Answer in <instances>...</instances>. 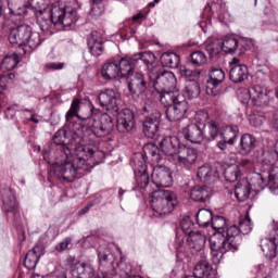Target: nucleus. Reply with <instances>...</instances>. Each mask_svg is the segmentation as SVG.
Returning <instances> with one entry per match:
<instances>
[{"label":"nucleus","mask_w":278,"mask_h":278,"mask_svg":"<svg viewBox=\"0 0 278 278\" xmlns=\"http://www.w3.org/2000/svg\"><path fill=\"white\" fill-rule=\"evenodd\" d=\"M67 140L66 131L58 130L48 149L43 150V160L51 166V177L71 184L92 170L96 152L88 146H77L72 153L66 147Z\"/></svg>","instance_id":"obj_1"},{"label":"nucleus","mask_w":278,"mask_h":278,"mask_svg":"<svg viewBox=\"0 0 278 278\" xmlns=\"http://www.w3.org/2000/svg\"><path fill=\"white\" fill-rule=\"evenodd\" d=\"M80 105L81 102L77 99L73 100L71 109L65 115L66 123H71L75 116L81 121L74 125L76 136L83 140H86L90 134L97 138H105V136H110L112 127H114L112 124V117L108 115L104 116L103 119L106 121V123L103 124L100 118L99 110L94 109V106L89 110L90 116H81L79 115Z\"/></svg>","instance_id":"obj_2"},{"label":"nucleus","mask_w":278,"mask_h":278,"mask_svg":"<svg viewBox=\"0 0 278 278\" xmlns=\"http://www.w3.org/2000/svg\"><path fill=\"white\" fill-rule=\"evenodd\" d=\"M39 28L46 36H53V27H71L77 23V10L66 4H53L47 13L38 15Z\"/></svg>","instance_id":"obj_3"},{"label":"nucleus","mask_w":278,"mask_h":278,"mask_svg":"<svg viewBox=\"0 0 278 278\" xmlns=\"http://www.w3.org/2000/svg\"><path fill=\"white\" fill-rule=\"evenodd\" d=\"M9 42L23 50L24 55L40 47V35L31 31V26L22 24L10 29Z\"/></svg>","instance_id":"obj_4"},{"label":"nucleus","mask_w":278,"mask_h":278,"mask_svg":"<svg viewBox=\"0 0 278 278\" xmlns=\"http://www.w3.org/2000/svg\"><path fill=\"white\" fill-rule=\"evenodd\" d=\"M179 204L177 194L168 189H159L151 195L150 205L159 216L170 214Z\"/></svg>","instance_id":"obj_5"},{"label":"nucleus","mask_w":278,"mask_h":278,"mask_svg":"<svg viewBox=\"0 0 278 278\" xmlns=\"http://www.w3.org/2000/svg\"><path fill=\"white\" fill-rule=\"evenodd\" d=\"M148 77L150 94H155V92H160L161 90H174L175 86H177L175 74L163 70L162 66L157 67L156 71Z\"/></svg>","instance_id":"obj_6"},{"label":"nucleus","mask_w":278,"mask_h":278,"mask_svg":"<svg viewBox=\"0 0 278 278\" xmlns=\"http://www.w3.org/2000/svg\"><path fill=\"white\" fill-rule=\"evenodd\" d=\"M143 112L146 113L142 121V131L146 138L154 139L157 138V131H160V123H162V113L157 109L151 106H144Z\"/></svg>","instance_id":"obj_7"},{"label":"nucleus","mask_w":278,"mask_h":278,"mask_svg":"<svg viewBox=\"0 0 278 278\" xmlns=\"http://www.w3.org/2000/svg\"><path fill=\"white\" fill-rule=\"evenodd\" d=\"M257 188V190H264L268 186L273 194H278V168H271L269 172L262 174H253L250 187Z\"/></svg>","instance_id":"obj_8"},{"label":"nucleus","mask_w":278,"mask_h":278,"mask_svg":"<svg viewBox=\"0 0 278 278\" xmlns=\"http://www.w3.org/2000/svg\"><path fill=\"white\" fill-rule=\"evenodd\" d=\"M102 77L104 79H116V77H127L131 73V65L127 56L119 60L118 63L110 62L102 66Z\"/></svg>","instance_id":"obj_9"},{"label":"nucleus","mask_w":278,"mask_h":278,"mask_svg":"<svg viewBox=\"0 0 278 278\" xmlns=\"http://www.w3.org/2000/svg\"><path fill=\"white\" fill-rule=\"evenodd\" d=\"M128 90L132 97V99H139L144 94V92H151V88L149 87V83L144 78V75L138 72H134L131 70L128 75H126Z\"/></svg>","instance_id":"obj_10"},{"label":"nucleus","mask_w":278,"mask_h":278,"mask_svg":"<svg viewBox=\"0 0 278 278\" xmlns=\"http://www.w3.org/2000/svg\"><path fill=\"white\" fill-rule=\"evenodd\" d=\"M211 247V255L213 264H220V260H223V255L228 251H232L231 247L227 242L225 235L217 232L213 235L210 239Z\"/></svg>","instance_id":"obj_11"},{"label":"nucleus","mask_w":278,"mask_h":278,"mask_svg":"<svg viewBox=\"0 0 278 278\" xmlns=\"http://www.w3.org/2000/svg\"><path fill=\"white\" fill-rule=\"evenodd\" d=\"M127 60L131 71H134V68L140 64V62H143L147 68L148 77L160 68V65H157L155 62V54H153V52H139L132 56H127Z\"/></svg>","instance_id":"obj_12"},{"label":"nucleus","mask_w":278,"mask_h":278,"mask_svg":"<svg viewBox=\"0 0 278 278\" xmlns=\"http://www.w3.org/2000/svg\"><path fill=\"white\" fill-rule=\"evenodd\" d=\"M208 77L205 92L208 97H218L223 92L220 85L225 81V72L219 67H212Z\"/></svg>","instance_id":"obj_13"},{"label":"nucleus","mask_w":278,"mask_h":278,"mask_svg":"<svg viewBox=\"0 0 278 278\" xmlns=\"http://www.w3.org/2000/svg\"><path fill=\"white\" fill-rule=\"evenodd\" d=\"M131 162L135 166V173H138L136 176V184L138 188L144 190V188L149 186V174L147 173V160L144 159V154H135Z\"/></svg>","instance_id":"obj_14"},{"label":"nucleus","mask_w":278,"mask_h":278,"mask_svg":"<svg viewBox=\"0 0 278 278\" xmlns=\"http://www.w3.org/2000/svg\"><path fill=\"white\" fill-rule=\"evenodd\" d=\"M244 100L243 103H249V101H252L254 105H266L268 103V91H266V88L262 87V85H256L251 87L250 89L243 90Z\"/></svg>","instance_id":"obj_15"},{"label":"nucleus","mask_w":278,"mask_h":278,"mask_svg":"<svg viewBox=\"0 0 278 278\" xmlns=\"http://www.w3.org/2000/svg\"><path fill=\"white\" fill-rule=\"evenodd\" d=\"M99 103L103 110L118 112L121 104V93L114 89H105L99 93Z\"/></svg>","instance_id":"obj_16"},{"label":"nucleus","mask_w":278,"mask_h":278,"mask_svg":"<svg viewBox=\"0 0 278 278\" xmlns=\"http://www.w3.org/2000/svg\"><path fill=\"white\" fill-rule=\"evenodd\" d=\"M182 134L186 140L192 144H201L205 138L201 115H198L197 124H189L187 127L182 128Z\"/></svg>","instance_id":"obj_17"},{"label":"nucleus","mask_w":278,"mask_h":278,"mask_svg":"<svg viewBox=\"0 0 278 278\" xmlns=\"http://www.w3.org/2000/svg\"><path fill=\"white\" fill-rule=\"evenodd\" d=\"M152 184L156 188H170L173 186V173L166 166H156L152 170Z\"/></svg>","instance_id":"obj_18"},{"label":"nucleus","mask_w":278,"mask_h":278,"mask_svg":"<svg viewBox=\"0 0 278 278\" xmlns=\"http://www.w3.org/2000/svg\"><path fill=\"white\" fill-rule=\"evenodd\" d=\"M117 131L119 134H129L134 131L136 127V116L134 115V111L129 109H124L117 115Z\"/></svg>","instance_id":"obj_19"},{"label":"nucleus","mask_w":278,"mask_h":278,"mask_svg":"<svg viewBox=\"0 0 278 278\" xmlns=\"http://www.w3.org/2000/svg\"><path fill=\"white\" fill-rule=\"evenodd\" d=\"M188 110L189 105L186 101V98L184 97L180 98L178 102L166 109L165 116L170 123H177V121H181V118L186 116Z\"/></svg>","instance_id":"obj_20"},{"label":"nucleus","mask_w":278,"mask_h":278,"mask_svg":"<svg viewBox=\"0 0 278 278\" xmlns=\"http://www.w3.org/2000/svg\"><path fill=\"white\" fill-rule=\"evenodd\" d=\"M152 97H157L160 99L162 105L165 108H170L172 105H175L178 101L184 98L178 89H165L161 91H155V94H152Z\"/></svg>","instance_id":"obj_21"},{"label":"nucleus","mask_w":278,"mask_h":278,"mask_svg":"<svg viewBox=\"0 0 278 278\" xmlns=\"http://www.w3.org/2000/svg\"><path fill=\"white\" fill-rule=\"evenodd\" d=\"M21 12L18 14H29V11L35 12L36 16H42L49 12V0H28L24 4V9H20Z\"/></svg>","instance_id":"obj_22"},{"label":"nucleus","mask_w":278,"mask_h":278,"mask_svg":"<svg viewBox=\"0 0 278 278\" xmlns=\"http://www.w3.org/2000/svg\"><path fill=\"white\" fill-rule=\"evenodd\" d=\"M2 203L4 212L12 214L14 220H18V218H21V208L18 207V202H16V195H14L12 190L9 189L5 191L2 198Z\"/></svg>","instance_id":"obj_23"},{"label":"nucleus","mask_w":278,"mask_h":278,"mask_svg":"<svg viewBox=\"0 0 278 278\" xmlns=\"http://www.w3.org/2000/svg\"><path fill=\"white\" fill-rule=\"evenodd\" d=\"M197 150L182 144V147L178 149V152H176L174 160L182 166H192V164L197 162Z\"/></svg>","instance_id":"obj_24"},{"label":"nucleus","mask_w":278,"mask_h":278,"mask_svg":"<svg viewBox=\"0 0 278 278\" xmlns=\"http://www.w3.org/2000/svg\"><path fill=\"white\" fill-rule=\"evenodd\" d=\"M182 147L181 142H179V138L177 137H165L160 142V149L162 153L165 155H169L175 157L179 151V148Z\"/></svg>","instance_id":"obj_25"},{"label":"nucleus","mask_w":278,"mask_h":278,"mask_svg":"<svg viewBox=\"0 0 278 278\" xmlns=\"http://www.w3.org/2000/svg\"><path fill=\"white\" fill-rule=\"evenodd\" d=\"M18 64V54L13 53L10 55L4 56L1 65H0V71L2 73H7L8 71H14V68H16ZM8 86L5 85V83H3V78L1 77L0 74V93L2 92V90H7Z\"/></svg>","instance_id":"obj_26"},{"label":"nucleus","mask_w":278,"mask_h":278,"mask_svg":"<svg viewBox=\"0 0 278 278\" xmlns=\"http://www.w3.org/2000/svg\"><path fill=\"white\" fill-rule=\"evenodd\" d=\"M257 149V139L251 134H243L239 142V154L251 155L252 151Z\"/></svg>","instance_id":"obj_27"},{"label":"nucleus","mask_w":278,"mask_h":278,"mask_svg":"<svg viewBox=\"0 0 278 278\" xmlns=\"http://www.w3.org/2000/svg\"><path fill=\"white\" fill-rule=\"evenodd\" d=\"M214 192L207 186H194L190 191V199L197 203H207Z\"/></svg>","instance_id":"obj_28"},{"label":"nucleus","mask_w":278,"mask_h":278,"mask_svg":"<svg viewBox=\"0 0 278 278\" xmlns=\"http://www.w3.org/2000/svg\"><path fill=\"white\" fill-rule=\"evenodd\" d=\"M224 236L226 242H228V247L232 249V251H238L240 243L242 242V237L240 236V229L238 226L232 225L224 230Z\"/></svg>","instance_id":"obj_29"},{"label":"nucleus","mask_w":278,"mask_h":278,"mask_svg":"<svg viewBox=\"0 0 278 278\" xmlns=\"http://www.w3.org/2000/svg\"><path fill=\"white\" fill-rule=\"evenodd\" d=\"M205 240L206 237L201 231H195L187 238L189 249L198 251L200 255H205V251H203V249H205Z\"/></svg>","instance_id":"obj_30"},{"label":"nucleus","mask_w":278,"mask_h":278,"mask_svg":"<svg viewBox=\"0 0 278 278\" xmlns=\"http://www.w3.org/2000/svg\"><path fill=\"white\" fill-rule=\"evenodd\" d=\"M193 277L216 278V271H214L212 265L205 258H202V261H200L193 269Z\"/></svg>","instance_id":"obj_31"},{"label":"nucleus","mask_w":278,"mask_h":278,"mask_svg":"<svg viewBox=\"0 0 278 278\" xmlns=\"http://www.w3.org/2000/svg\"><path fill=\"white\" fill-rule=\"evenodd\" d=\"M264 173H270L273 168H278V155L275 151H265L260 160Z\"/></svg>","instance_id":"obj_32"},{"label":"nucleus","mask_w":278,"mask_h":278,"mask_svg":"<svg viewBox=\"0 0 278 278\" xmlns=\"http://www.w3.org/2000/svg\"><path fill=\"white\" fill-rule=\"evenodd\" d=\"M73 275L76 278H96L97 271L92 263H80L73 268Z\"/></svg>","instance_id":"obj_33"},{"label":"nucleus","mask_w":278,"mask_h":278,"mask_svg":"<svg viewBox=\"0 0 278 278\" xmlns=\"http://www.w3.org/2000/svg\"><path fill=\"white\" fill-rule=\"evenodd\" d=\"M88 47L91 55L98 58L103 53V39L101 38V34L98 31H92L88 37Z\"/></svg>","instance_id":"obj_34"},{"label":"nucleus","mask_w":278,"mask_h":278,"mask_svg":"<svg viewBox=\"0 0 278 278\" xmlns=\"http://www.w3.org/2000/svg\"><path fill=\"white\" fill-rule=\"evenodd\" d=\"M198 177L204 184H215L218 180V170L212 166H201L198 169Z\"/></svg>","instance_id":"obj_35"},{"label":"nucleus","mask_w":278,"mask_h":278,"mask_svg":"<svg viewBox=\"0 0 278 278\" xmlns=\"http://www.w3.org/2000/svg\"><path fill=\"white\" fill-rule=\"evenodd\" d=\"M229 79L233 84H241L244 79H249V67L247 65H235L230 68Z\"/></svg>","instance_id":"obj_36"},{"label":"nucleus","mask_w":278,"mask_h":278,"mask_svg":"<svg viewBox=\"0 0 278 278\" xmlns=\"http://www.w3.org/2000/svg\"><path fill=\"white\" fill-rule=\"evenodd\" d=\"M202 129L206 140H216L220 134V126L215 121L202 122Z\"/></svg>","instance_id":"obj_37"},{"label":"nucleus","mask_w":278,"mask_h":278,"mask_svg":"<svg viewBox=\"0 0 278 278\" xmlns=\"http://www.w3.org/2000/svg\"><path fill=\"white\" fill-rule=\"evenodd\" d=\"M235 195L238 201H247L251 195V182L249 180H240L235 186Z\"/></svg>","instance_id":"obj_38"},{"label":"nucleus","mask_w":278,"mask_h":278,"mask_svg":"<svg viewBox=\"0 0 278 278\" xmlns=\"http://www.w3.org/2000/svg\"><path fill=\"white\" fill-rule=\"evenodd\" d=\"M277 243L275 240L265 238L261 240V249L266 257H269V260H274V257H277Z\"/></svg>","instance_id":"obj_39"},{"label":"nucleus","mask_w":278,"mask_h":278,"mask_svg":"<svg viewBox=\"0 0 278 278\" xmlns=\"http://www.w3.org/2000/svg\"><path fill=\"white\" fill-rule=\"evenodd\" d=\"M184 94L187 99H197L201 94V87L199 83L194 79L186 80Z\"/></svg>","instance_id":"obj_40"},{"label":"nucleus","mask_w":278,"mask_h":278,"mask_svg":"<svg viewBox=\"0 0 278 278\" xmlns=\"http://www.w3.org/2000/svg\"><path fill=\"white\" fill-rule=\"evenodd\" d=\"M240 134V128L236 125H228L223 128L222 136L224 140H227V143L230 146L236 144L238 136Z\"/></svg>","instance_id":"obj_41"},{"label":"nucleus","mask_w":278,"mask_h":278,"mask_svg":"<svg viewBox=\"0 0 278 278\" xmlns=\"http://www.w3.org/2000/svg\"><path fill=\"white\" fill-rule=\"evenodd\" d=\"M161 64L165 68H177L179 66V55L175 52H165L161 55Z\"/></svg>","instance_id":"obj_42"},{"label":"nucleus","mask_w":278,"mask_h":278,"mask_svg":"<svg viewBox=\"0 0 278 278\" xmlns=\"http://www.w3.org/2000/svg\"><path fill=\"white\" fill-rule=\"evenodd\" d=\"M214 216L212 215V211L207 208H201L195 215L197 224L200 227H210L212 225Z\"/></svg>","instance_id":"obj_43"},{"label":"nucleus","mask_w":278,"mask_h":278,"mask_svg":"<svg viewBox=\"0 0 278 278\" xmlns=\"http://www.w3.org/2000/svg\"><path fill=\"white\" fill-rule=\"evenodd\" d=\"M143 157L147 160V155L152 157L153 162H160L162 160V154H160V148L153 143H148L143 147Z\"/></svg>","instance_id":"obj_44"},{"label":"nucleus","mask_w":278,"mask_h":278,"mask_svg":"<svg viewBox=\"0 0 278 278\" xmlns=\"http://www.w3.org/2000/svg\"><path fill=\"white\" fill-rule=\"evenodd\" d=\"M39 260H40V256H38V254L36 253V249H33L26 254L24 260V266L28 268V270H34Z\"/></svg>","instance_id":"obj_45"},{"label":"nucleus","mask_w":278,"mask_h":278,"mask_svg":"<svg viewBox=\"0 0 278 278\" xmlns=\"http://www.w3.org/2000/svg\"><path fill=\"white\" fill-rule=\"evenodd\" d=\"M236 49H238V40L231 36L225 37L222 43V51L224 53H236Z\"/></svg>","instance_id":"obj_46"},{"label":"nucleus","mask_w":278,"mask_h":278,"mask_svg":"<svg viewBox=\"0 0 278 278\" xmlns=\"http://www.w3.org/2000/svg\"><path fill=\"white\" fill-rule=\"evenodd\" d=\"M92 1V7L89 13V16L97 21V18H101L103 13L105 12V7L103 3H101L103 0H91Z\"/></svg>","instance_id":"obj_47"},{"label":"nucleus","mask_w":278,"mask_h":278,"mask_svg":"<svg viewBox=\"0 0 278 278\" xmlns=\"http://www.w3.org/2000/svg\"><path fill=\"white\" fill-rule=\"evenodd\" d=\"M224 177L226 181H229L230 184L238 181V179H240V167L238 165L228 167L224 172Z\"/></svg>","instance_id":"obj_48"},{"label":"nucleus","mask_w":278,"mask_h":278,"mask_svg":"<svg viewBox=\"0 0 278 278\" xmlns=\"http://www.w3.org/2000/svg\"><path fill=\"white\" fill-rule=\"evenodd\" d=\"M190 62L193 66H203L207 64V55L203 51H194L190 54Z\"/></svg>","instance_id":"obj_49"},{"label":"nucleus","mask_w":278,"mask_h":278,"mask_svg":"<svg viewBox=\"0 0 278 278\" xmlns=\"http://www.w3.org/2000/svg\"><path fill=\"white\" fill-rule=\"evenodd\" d=\"M98 260L101 266H112L114 264V255L110 251H103L101 248L98 251Z\"/></svg>","instance_id":"obj_50"},{"label":"nucleus","mask_w":278,"mask_h":278,"mask_svg":"<svg viewBox=\"0 0 278 278\" xmlns=\"http://www.w3.org/2000/svg\"><path fill=\"white\" fill-rule=\"evenodd\" d=\"M180 229L185 232L186 236H192L194 233V222L190 218V216H186L180 220Z\"/></svg>","instance_id":"obj_51"},{"label":"nucleus","mask_w":278,"mask_h":278,"mask_svg":"<svg viewBox=\"0 0 278 278\" xmlns=\"http://www.w3.org/2000/svg\"><path fill=\"white\" fill-rule=\"evenodd\" d=\"M211 225L215 229V231H217V233H222L225 236V228L227 227V220H225L223 216L213 217Z\"/></svg>","instance_id":"obj_52"},{"label":"nucleus","mask_w":278,"mask_h":278,"mask_svg":"<svg viewBox=\"0 0 278 278\" xmlns=\"http://www.w3.org/2000/svg\"><path fill=\"white\" fill-rule=\"evenodd\" d=\"M238 229L243 236H248V233H251V217H249V215L240 217Z\"/></svg>","instance_id":"obj_53"},{"label":"nucleus","mask_w":278,"mask_h":278,"mask_svg":"<svg viewBox=\"0 0 278 278\" xmlns=\"http://www.w3.org/2000/svg\"><path fill=\"white\" fill-rule=\"evenodd\" d=\"M266 123V115L262 112H255L252 115H250V125L252 127H262Z\"/></svg>","instance_id":"obj_54"},{"label":"nucleus","mask_w":278,"mask_h":278,"mask_svg":"<svg viewBox=\"0 0 278 278\" xmlns=\"http://www.w3.org/2000/svg\"><path fill=\"white\" fill-rule=\"evenodd\" d=\"M117 270L119 273V278H128L131 276V265L127 263L119 262L117 263Z\"/></svg>","instance_id":"obj_55"},{"label":"nucleus","mask_w":278,"mask_h":278,"mask_svg":"<svg viewBox=\"0 0 278 278\" xmlns=\"http://www.w3.org/2000/svg\"><path fill=\"white\" fill-rule=\"evenodd\" d=\"M180 75L181 77H187V79H197L199 75H201V71H192L187 66L180 67Z\"/></svg>","instance_id":"obj_56"},{"label":"nucleus","mask_w":278,"mask_h":278,"mask_svg":"<svg viewBox=\"0 0 278 278\" xmlns=\"http://www.w3.org/2000/svg\"><path fill=\"white\" fill-rule=\"evenodd\" d=\"M205 51L208 52V55L211 58H214V56L218 55V53H220V48H219L218 43H216V42L207 43L205 46Z\"/></svg>","instance_id":"obj_57"},{"label":"nucleus","mask_w":278,"mask_h":278,"mask_svg":"<svg viewBox=\"0 0 278 278\" xmlns=\"http://www.w3.org/2000/svg\"><path fill=\"white\" fill-rule=\"evenodd\" d=\"M73 242V239H71V237L65 238L62 242H60L55 249L62 253V251H66V249H68V247H71V243Z\"/></svg>","instance_id":"obj_58"},{"label":"nucleus","mask_w":278,"mask_h":278,"mask_svg":"<svg viewBox=\"0 0 278 278\" xmlns=\"http://www.w3.org/2000/svg\"><path fill=\"white\" fill-rule=\"evenodd\" d=\"M64 66H66L65 63L51 62V63H47L45 65V68H47L48 71H62Z\"/></svg>","instance_id":"obj_59"},{"label":"nucleus","mask_w":278,"mask_h":278,"mask_svg":"<svg viewBox=\"0 0 278 278\" xmlns=\"http://www.w3.org/2000/svg\"><path fill=\"white\" fill-rule=\"evenodd\" d=\"M256 79H258L260 84H264V81H268V73L264 72V70L257 71Z\"/></svg>","instance_id":"obj_60"},{"label":"nucleus","mask_w":278,"mask_h":278,"mask_svg":"<svg viewBox=\"0 0 278 278\" xmlns=\"http://www.w3.org/2000/svg\"><path fill=\"white\" fill-rule=\"evenodd\" d=\"M270 124L271 127L278 131V109L273 112Z\"/></svg>","instance_id":"obj_61"},{"label":"nucleus","mask_w":278,"mask_h":278,"mask_svg":"<svg viewBox=\"0 0 278 278\" xmlns=\"http://www.w3.org/2000/svg\"><path fill=\"white\" fill-rule=\"evenodd\" d=\"M227 140H222L217 142V147L218 149H220V151H226L227 150Z\"/></svg>","instance_id":"obj_62"},{"label":"nucleus","mask_w":278,"mask_h":278,"mask_svg":"<svg viewBox=\"0 0 278 278\" xmlns=\"http://www.w3.org/2000/svg\"><path fill=\"white\" fill-rule=\"evenodd\" d=\"M274 231H275V235H274V237L271 239L274 240V242L278 247V223L275 224Z\"/></svg>","instance_id":"obj_63"},{"label":"nucleus","mask_w":278,"mask_h":278,"mask_svg":"<svg viewBox=\"0 0 278 278\" xmlns=\"http://www.w3.org/2000/svg\"><path fill=\"white\" fill-rule=\"evenodd\" d=\"M90 207H92V204H88L87 206H85L84 208H81L78 212V216H84V214H88V212H90Z\"/></svg>","instance_id":"obj_64"}]
</instances>
